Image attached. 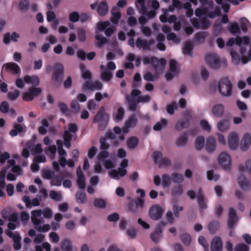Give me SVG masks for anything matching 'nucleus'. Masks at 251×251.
Returning <instances> with one entry per match:
<instances>
[{
  "mask_svg": "<svg viewBox=\"0 0 251 251\" xmlns=\"http://www.w3.org/2000/svg\"><path fill=\"white\" fill-rule=\"evenodd\" d=\"M234 44L240 47L239 51L241 55L240 57L235 51H230V55L234 64H237L240 62L246 64L251 60V38L248 36L231 38L228 40L226 45L232 46Z\"/></svg>",
  "mask_w": 251,
  "mask_h": 251,
  "instance_id": "f257e3e1",
  "label": "nucleus"
},
{
  "mask_svg": "<svg viewBox=\"0 0 251 251\" xmlns=\"http://www.w3.org/2000/svg\"><path fill=\"white\" fill-rule=\"evenodd\" d=\"M143 61L146 65L151 64L157 73L162 72L166 64V61L164 58L158 59L155 57H145Z\"/></svg>",
  "mask_w": 251,
  "mask_h": 251,
  "instance_id": "f03ea898",
  "label": "nucleus"
},
{
  "mask_svg": "<svg viewBox=\"0 0 251 251\" xmlns=\"http://www.w3.org/2000/svg\"><path fill=\"white\" fill-rule=\"evenodd\" d=\"M205 61L208 65L213 69L219 68L222 65L226 66L227 64V61L225 59H220L215 53L207 54L205 56Z\"/></svg>",
  "mask_w": 251,
  "mask_h": 251,
  "instance_id": "7ed1b4c3",
  "label": "nucleus"
},
{
  "mask_svg": "<svg viewBox=\"0 0 251 251\" xmlns=\"http://www.w3.org/2000/svg\"><path fill=\"white\" fill-rule=\"evenodd\" d=\"M218 90L224 97H229L232 94V85L227 78L221 79L218 82Z\"/></svg>",
  "mask_w": 251,
  "mask_h": 251,
  "instance_id": "20e7f679",
  "label": "nucleus"
},
{
  "mask_svg": "<svg viewBox=\"0 0 251 251\" xmlns=\"http://www.w3.org/2000/svg\"><path fill=\"white\" fill-rule=\"evenodd\" d=\"M116 68L115 64L111 61L107 63L106 67L103 65H101L100 66L101 78L105 81H109L112 77V71L115 70Z\"/></svg>",
  "mask_w": 251,
  "mask_h": 251,
  "instance_id": "39448f33",
  "label": "nucleus"
},
{
  "mask_svg": "<svg viewBox=\"0 0 251 251\" xmlns=\"http://www.w3.org/2000/svg\"><path fill=\"white\" fill-rule=\"evenodd\" d=\"M109 119L108 115L104 112V107H101L93 119V122L98 123L100 128L105 126Z\"/></svg>",
  "mask_w": 251,
  "mask_h": 251,
  "instance_id": "423d86ee",
  "label": "nucleus"
},
{
  "mask_svg": "<svg viewBox=\"0 0 251 251\" xmlns=\"http://www.w3.org/2000/svg\"><path fill=\"white\" fill-rule=\"evenodd\" d=\"M128 165V160L127 159H124L121 163V167L118 169V170H112L109 172V175L113 178L117 179L118 176H124L127 173L126 170L124 169Z\"/></svg>",
  "mask_w": 251,
  "mask_h": 251,
  "instance_id": "0eeeda50",
  "label": "nucleus"
},
{
  "mask_svg": "<svg viewBox=\"0 0 251 251\" xmlns=\"http://www.w3.org/2000/svg\"><path fill=\"white\" fill-rule=\"evenodd\" d=\"M97 28L99 31L105 30V34L107 36H110L116 30V27L115 25L110 26V22L105 21L98 23Z\"/></svg>",
  "mask_w": 251,
  "mask_h": 251,
  "instance_id": "6e6552de",
  "label": "nucleus"
},
{
  "mask_svg": "<svg viewBox=\"0 0 251 251\" xmlns=\"http://www.w3.org/2000/svg\"><path fill=\"white\" fill-rule=\"evenodd\" d=\"M239 137L236 131L230 132L227 137V144L231 150H235L239 144Z\"/></svg>",
  "mask_w": 251,
  "mask_h": 251,
  "instance_id": "1a4fd4ad",
  "label": "nucleus"
},
{
  "mask_svg": "<svg viewBox=\"0 0 251 251\" xmlns=\"http://www.w3.org/2000/svg\"><path fill=\"white\" fill-rule=\"evenodd\" d=\"M152 155L155 163L158 164L159 167H167L170 164V160L167 158L164 157L161 152H154Z\"/></svg>",
  "mask_w": 251,
  "mask_h": 251,
  "instance_id": "9d476101",
  "label": "nucleus"
},
{
  "mask_svg": "<svg viewBox=\"0 0 251 251\" xmlns=\"http://www.w3.org/2000/svg\"><path fill=\"white\" fill-rule=\"evenodd\" d=\"M42 92L40 88L30 87L28 91L22 95L23 99L25 101H31L34 97L39 95Z\"/></svg>",
  "mask_w": 251,
  "mask_h": 251,
  "instance_id": "9b49d317",
  "label": "nucleus"
},
{
  "mask_svg": "<svg viewBox=\"0 0 251 251\" xmlns=\"http://www.w3.org/2000/svg\"><path fill=\"white\" fill-rule=\"evenodd\" d=\"M178 73L177 69V62L174 59H171L169 62V70L165 74V77L167 80H171Z\"/></svg>",
  "mask_w": 251,
  "mask_h": 251,
  "instance_id": "f8f14e48",
  "label": "nucleus"
},
{
  "mask_svg": "<svg viewBox=\"0 0 251 251\" xmlns=\"http://www.w3.org/2000/svg\"><path fill=\"white\" fill-rule=\"evenodd\" d=\"M218 162L224 169H228L231 165L230 156L226 152H223L218 156Z\"/></svg>",
  "mask_w": 251,
  "mask_h": 251,
  "instance_id": "ddd939ff",
  "label": "nucleus"
},
{
  "mask_svg": "<svg viewBox=\"0 0 251 251\" xmlns=\"http://www.w3.org/2000/svg\"><path fill=\"white\" fill-rule=\"evenodd\" d=\"M154 40L153 39L147 41L145 39H142L140 37L138 38L136 41V47L140 49H142L144 50H151V46L154 45Z\"/></svg>",
  "mask_w": 251,
  "mask_h": 251,
  "instance_id": "4468645a",
  "label": "nucleus"
},
{
  "mask_svg": "<svg viewBox=\"0 0 251 251\" xmlns=\"http://www.w3.org/2000/svg\"><path fill=\"white\" fill-rule=\"evenodd\" d=\"M251 145V135L248 132L245 133L242 137L240 142V148L243 151L249 149Z\"/></svg>",
  "mask_w": 251,
  "mask_h": 251,
  "instance_id": "2eb2a0df",
  "label": "nucleus"
},
{
  "mask_svg": "<svg viewBox=\"0 0 251 251\" xmlns=\"http://www.w3.org/2000/svg\"><path fill=\"white\" fill-rule=\"evenodd\" d=\"M102 88V83L99 81H87L82 86V90L85 91L89 89L92 91L101 90Z\"/></svg>",
  "mask_w": 251,
  "mask_h": 251,
  "instance_id": "dca6fc26",
  "label": "nucleus"
},
{
  "mask_svg": "<svg viewBox=\"0 0 251 251\" xmlns=\"http://www.w3.org/2000/svg\"><path fill=\"white\" fill-rule=\"evenodd\" d=\"M141 92L137 89H134L131 93V95L132 97H137L136 102H147L150 100V97L149 95L140 96Z\"/></svg>",
  "mask_w": 251,
  "mask_h": 251,
  "instance_id": "f3484780",
  "label": "nucleus"
},
{
  "mask_svg": "<svg viewBox=\"0 0 251 251\" xmlns=\"http://www.w3.org/2000/svg\"><path fill=\"white\" fill-rule=\"evenodd\" d=\"M43 211L41 209L34 210L31 211V220L34 226L40 225L43 222V220L39 218L42 214Z\"/></svg>",
  "mask_w": 251,
  "mask_h": 251,
  "instance_id": "a211bd4d",
  "label": "nucleus"
},
{
  "mask_svg": "<svg viewBox=\"0 0 251 251\" xmlns=\"http://www.w3.org/2000/svg\"><path fill=\"white\" fill-rule=\"evenodd\" d=\"M211 112L214 117L216 118L221 117L224 114V105L221 103L216 104L212 107Z\"/></svg>",
  "mask_w": 251,
  "mask_h": 251,
  "instance_id": "6ab92c4d",
  "label": "nucleus"
},
{
  "mask_svg": "<svg viewBox=\"0 0 251 251\" xmlns=\"http://www.w3.org/2000/svg\"><path fill=\"white\" fill-rule=\"evenodd\" d=\"M137 123V119L134 116H131L129 117L123 127V132L126 133L128 132L129 129L136 126Z\"/></svg>",
  "mask_w": 251,
  "mask_h": 251,
  "instance_id": "aec40b11",
  "label": "nucleus"
},
{
  "mask_svg": "<svg viewBox=\"0 0 251 251\" xmlns=\"http://www.w3.org/2000/svg\"><path fill=\"white\" fill-rule=\"evenodd\" d=\"M6 234L10 237L13 239L14 241L13 247L16 250H19L21 249V237L18 233H14L12 231H7Z\"/></svg>",
  "mask_w": 251,
  "mask_h": 251,
  "instance_id": "412c9836",
  "label": "nucleus"
},
{
  "mask_svg": "<svg viewBox=\"0 0 251 251\" xmlns=\"http://www.w3.org/2000/svg\"><path fill=\"white\" fill-rule=\"evenodd\" d=\"M2 69H5L7 72H12L16 74L21 72V69L19 66L14 62H10L3 64Z\"/></svg>",
  "mask_w": 251,
  "mask_h": 251,
  "instance_id": "4be33fe9",
  "label": "nucleus"
},
{
  "mask_svg": "<svg viewBox=\"0 0 251 251\" xmlns=\"http://www.w3.org/2000/svg\"><path fill=\"white\" fill-rule=\"evenodd\" d=\"M163 213L162 208L158 206H152L150 210V215L151 218L153 220L159 219Z\"/></svg>",
  "mask_w": 251,
  "mask_h": 251,
  "instance_id": "5701e85b",
  "label": "nucleus"
},
{
  "mask_svg": "<svg viewBox=\"0 0 251 251\" xmlns=\"http://www.w3.org/2000/svg\"><path fill=\"white\" fill-rule=\"evenodd\" d=\"M162 229L160 225L156 226L155 231L151 234L150 236L152 241L155 243H157L162 239Z\"/></svg>",
  "mask_w": 251,
  "mask_h": 251,
  "instance_id": "b1692460",
  "label": "nucleus"
},
{
  "mask_svg": "<svg viewBox=\"0 0 251 251\" xmlns=\"http://www.w3.org/2000/svg\"><path fill=\"white\" fill-rule=\"evenodd\" d=\"M222 242L220 238L215 237L211 243V251H222Z\"/></svg>",
  "mask_w": 251,
  "mask_h": 251,
  "instance_id": "393cba45",
  "label": "nucleus"
},
{
  "mask_svg": "<svg viewBox=\"0 0 251 251\" xmlns=\"http://www.w3.org/2000/svg\"><path fill=\"white\" fill-rule=\"evenodd\" d=\"M76 175H77V183L81 189H83L85 188V181L84 176L81 171L80 167H79L77 168L76 170Z\"/></svg>",
  "mask_w": 251,
  "mask_h": 251,
  "instance_id": "a878e982",
  "label": "nucleus"
},
{
  "mask_svg": "<svg viewBox=\"0 0 251 251\" xmlns=\"http://www.w3.org/2000/svg\"><path fill=\"white\" fill-rule=\"evenodd\" d=\"M217 126L221 132H226L230 128V122L227 120L223 119L217 123Z\"/></svg>",
  "mask_w": 251,
  "mask_h": 251,
  "instance_id": "bb28decb",
  "label": "nucleus"
},
{
  "mask_svg": "<svg viewBox=\"0 0 251 251\" xmlns=\"http://www.w3.org/2000/svg\"><path fill=\"white\" fill-rule=\"evenodd\" d=\"M24 81L26 83L31 84L33 86H37L40 82L39 78L37 75H25L24 76Z\"/></svg>",
  "mask_w": 251,
  "mask_h": 251,
  "instance_id": "cd10ccee",
  "label": "nucleus"
},
{
  "mask_svg": "<svg viewBox=\"0 0 251 251\" xmlns=\"http://www.w3.org/2000/svg\"><path fill=\"white\" fill-rule=\"evenodd\" d=\"M19 34L15 32H13L11 34L6 33L4 36L3 41L5 44H7L9 43L11 41L17 42V39L19 38Z\"/></svg>",
  "mask_w": 251,
  "mask_h": 251,
  "instance_id": "c85d7f7f",
  "label": "nucleus"
},
{
  "mask_svg": "<svg viewBox=\"0 0 251 251\" xmlns=\"http://www.w3.org/2000/svg\"><path fill=\"white\" fill-rule=\"evenodd\" d=\"M25 126L15 123L14 124V128L10 130L9 134L13 137L16 136L18 134V133L25 131Z\"/></svg>",
  "mask_w": 251,
  "mask_h": 251,
  "instance_id": "c756f323",
  "label": "nucleus"
},
{
  "mask_svg": "<svg viewBox=\"0 0 251 251\" xmlns=\"http://www.w3.org/2000/svg\"><path fill=\"white\" fill-rule=\"evenodd\" d=\"M238 182L240 187L243 190H247L250 187V183L245 176L241 175L238 178Z\"/></svg>",
  "mask_w": 251,
  "mask_h": 251,
  "instance_id": "7c9ffc66",
  "label": "nucleus"
},
{
  "mask_svg": "<svg viewBox=\"0 0 251 251\" xmlns=\"http://www.w3.org/2000/svg\"><path fill=\"white\" fill-rule=\"evenodd\" d=\"M228 216H229L228 221V226L230 227H232L233 226L234 224L237 221V217L236 216V212L234 209H233L232 208H230L229 209Z\"/></svg>",
  "mask_w": 251,
  "mask_h": 251,
  "instance_id": "2f4dec72",
  "label": "nucleus"
},
{
  "mask_svg": "<svg viewBox=\"0 0 251 251\" xmlns=\"http://www.w3.org/2000/svg\"><path fill=\"white\" fill-rule=\"evenodd\" d=\"M64 67L61 64H57L55 66V71L53 75V78L57 80L59 79L63 75Z\"/></svg>",
  "mask_w": 251,
  "mask_h": 251,
  "instance_id": "473e14b6",
  "label": "nucleus"
},
{
  "mask_svg": "<svg viewBox=\"0 0 251 251\" xmlns=\"http://www.w3.org/2000/svg\"><path fill=\"white\" fill-rule=\"evenodd\" d=\"M8 164L5 166L4 169L6 171L7 169H9L10 167H12V171L19 175L20 174L21 169L18 165H15V161L14 159L9 160L7 162Z\"/></svg>",
  "mask_w": 251,
  "mask_h": 251,
  "instance_id": "72a5a7b5",
  "label": "nucleus"
},
{
  "mask_svg": "<svg viewBox=\"0 0 251 251\" xmlns=\"http://www.w3.org/2000/svg\"><path fill=\"white\" fill-rule=\"evenodd\" d=\"M216 148V141L213 137H209L206 140V149L209 152L213 151Z\"/></svg>",
  "mask_w": 251,
  "mask_h": 251,
  "instance_id": "f704fd0d",
  "label": "nucleus"
},
{
  "mask_svg": "<svg viewBox=\"0 0 251 251\" xmlns=\"http://www.w3.org/2000/svg\"><path fill=\"white\" fill-rule=\"evenodd\" d=\"M112 16L111 17V22L114 24H117L118 23L119 20L121 18V13L119 10L117 8H114L112 10Z\"/></svg>",
  "mask_w": 251,
  "mask_h": 251,
  "instance_id": "c9c22d12",
  "label": "nucleus"
},
{
  "mask_svg": "<svg viewBox=\"0 0 251 251\" xmlns=\"http://www.w3.org/2000/svg\"><path fill=\"white\" fill-rule=\"evenodd\" d=\"M108 12V5L105 2H101L98 7V12L100 15L103 16Z\"/></svg>",
  "mask_w": 251,
  "mask_h": 251,
  "instance_id": "e433bc0d",
  "label": "nucleus"
},
{
  "mask_svg": "<svg viewBox=\"0 0 251 251\" xmlns=\"http://www.w3.org/2000/svg\"><path fill=\"white\" fill-rule=\"evenodd\" d=\"M208 35V33L206 31L199 32L195 35V40L199 43H202Z\"/></svg>",
  "mask_w": 251,
  "mask_h": 251,
  "instance_id": "4c0bfd02",
  "label": "nucleus"
},
{
  "mask_svg": "<svg viewBox=\"0 0 251 251\" xmlns=\"http://www.w3.org/2000/svg\"><path fill=\"white\" fill-rule=\"evenodd\" d=\"M135 5L138 10L141 14H144L146 13V8L145 0H137Z\"/></svg>",
  "mask_w": 251,
  "mask_h": 251,
  "instance_id": "58836bf2",
  "label": "nucleus"
},
{
  "mask_svg": "<svg viewBox=\"0 0 251 251\" xmlns=\"http://www.w3.org/2000/svg\"><path fill=\"white\" fill-rule=\"evenodd\" d=\"M192 43L188 41L186 42L183 48V53L184 54L188 55L189 56H192Z\"/></svg>",
  "mask_w": 251,
  "mask_h": 251,
  "instance_id": "ea45409f",
  "label": "nucleus"
},
{
  "mask_svg": "<svg viewBox=\"0 0 251 251\" xmlns=\"http://www.w3.org/2000/svg\"><path fill=\"white\" fill-rule=\"evenodd\" d=\"M138 144V140L135 137L129 138L126 141L127 146L129 149H134L137 146Z\"/></svg>",
  "mask_w": 251,
  "mask_h": 251,
  "instance_id": "a19ab883",
  "label": "nucleus"
},
{
  "mask_svg": "<svg viewBox=\"0 0 251 251\" xmlns=\"http://www.w3.org/2000/svg\"><path fill=\"white\" fill-rule=\"evenodd\" d=\"M61 248L62 251H72L73 250L71 242L68 239H64L62 242Z\"/></svg>",
  "mask_w": 251,
  "mask_h": 251,
  "instance_id": "79ce46f5",
  "label": "nucleus"
},
{
  "mask_svg": "<svg viewBox=\"0 0 251 251\" xmlns=\"http://www.w3.org/2000/svg\"><path fill=\"white\" fill-rule=\"evenodd\" d=\"M50 197L53 200L59 201L62 199V192H57L54 190H51L50 192Z\"/></svg>",
  "mask_w": 251,
  "mask_h": 251,
  "instance_id": "37998d69",
  "label": "nucleus"
},
{
  "mask_svg": "<svg viewBox=\"0 0 251 251\" xmlns=\"http://www.w3.org/2000/svg\"><path fill=\"white\" fill-rule=\"evenodd\" d=\"M80 69L81 73V76L84 79H90L91 78V72L86 69L84 65L81 64L80 65Z\"/></svg>",
  "mask_w": 251,
  "mask_h": 251,
  "instance_id": "c03bdc74",
  "label": "nucleus"
},
{
  "mask_svg": "<svg viewBox=\"0 0 251 251\" xmlns=\"http://www.w3.org/2000/svg\"><path fill=\"white\" fill-rule=\"evenodd\" d=\"M188 138L186 134H183L179 137L176 140V145L178 147L184 146L187 144Z\"/></svg>",
  "mask_w": 251,
  "mask_h": 251,
  "instance_id": "a18cd8bd",
  "label": "nucleus"
},
{
  "mask_svg": "<svg viewBox=\"0 0 251 251\" xmlns=\"http://www.w3.org/2000/svg\"><path fill=\"white\" fill-rule=\"evenodd\" d=\"M72 135L69 131L66 130L64 132L63 138L64 145L68 148L71 147L70 142L72 140Z\"/></svg>",
  "mask_w": 251,
  "mask_h": 251,
  "instance_id": "49530a36",
  "label": "nucleus"
},
{
  "mask_svg": "<svg viewBox=\"0 0 251 251\" xmlns=\"http://www.w3.org/2000/svg\"><path fill=\"white\" fill-rule=\"evenodd\" d=\"M161 184L164 188L169 187L171 184V178L169 175L163 174L161 177Z\"/></svg>",
  "mask_w": 251,
  "mask_h": 251,
  "instance_id": "de8ad7c7",
  "label": "nucleus"
},
{
  "mask_svg": "<svg viewBox=\"0 0 251 251\" xmlns=\"http://www.w3.org/2000/svg\"><path fill=\"white\" fill-rule=\"evenodd\" d=\"M204 139L202 136H198L195 142V147L197 150H201L204 146Z\"/></svg>",
  "mask_w": 251,
  "mask_h": 251,
  "instance_id": "09e8293b",
  "label": "nucleus"
},
{
  "mask_svg": "<svg viewBox=\"0 0 251 251\" xmlns=\"http://www.w3.org/2000/svg\"><path fill=\"white\" fill-rule=\"evenodd\" d=\"M239 169L241 172H247L251 176V160L246 161L245 166H240Z\"/></svg>",
  "mask_w": 251,
  "mask_h": 251,
  "instance_id": "8fccbe9b",
  "label": "nucleus"
},
{
  "mask_svg": "<svg viewBox=\"0 0 251 251\" xmlns=\"http://www.w3.org/2000/svg\"><path fill=\"white\" fill-rule=\"evenodd\" d=\"M240 25L242 30L246 32L248 31V28L250 27L251 24L249 21L246 18L240 19Z\"/></svg>",
  "mask_w": 251,
  "mask_h": 251,
  "instance_id": "3c124183",
  "label": "nucleus"
},
{
  "mask_svg": "<svg viewBox=\"0 0 251 251\" xmlns=\"http://www.w3.org/2000/svg\"><path fill=\"white\" fill-rule=\"evenodd\" d=\"M197 198L200 207L202 209L206 208L207 207L206 200L200 192H199Z\"/></svg>",
  "mask_w": 251,
  "mask_h": 251,
  "instance_id": "603ef678",
  "label": "nucleus"
},
{
  "mask_svg": "<svg viewBox=\"0 0 251 251\" xmlns=\"http://www.w3.org/2000/svg\"><path fill=\"white\" fill-rule=\"evenodd\" d=\"M167 121L165 119H162L160 122L157 123L153 126V129L155 130L159 131L162 128L167 126Z\"/></svg>",
  "mask_w": 251,
  "mask_h": 251,
  "instance_id": "864d4df0",
  "label": "nucleus"
},
{
  "mask_svg": "<svg viewBox=\"0 0 251 251\" xmlns=\"http://www.w3.org/2000/svg\"><path fill=\"white\" fill-rule=\"evenodd\" d=\"M172 180L175 183H180L183 181L184 177L182 175L174 173L171 175Z\"/></svg>",
  "mask_w": 251,
  "mask_h": 251,
  "instance_id": "5fc2aeb1",
  "label": "nucleus"
},
{
  "mask_svg": "<svg viewBox=\"0 0 251 251\" xmlns=\"http://www.w3.org/2000/svg\"><path fill=\"white\" fill-rule=\"evenodd\" d=\"M126 100L127 102L130 103L129 105V108L131 111H135L136 108V104L134 103L135 100L134 99V97H132L131 96H130L128 95H126Z\"/></svg>",
  "mask_w": 251,
  "mask_h": 251,
  "instance_id": "6e6d98bb",
  "label": "nucleus"
},
{
  "mask_svg": "<svg viewBox=\"0 0 251 251\" xmlns=\"http://www.w3.org/2000/svg\"><path fill=\"white\" fill-rule=\"evenodd\" d=\"M34 226L40 232H47L50 229V225L49 224H45L43 225H37L36 226Z\"/></svg>",
  "mask_w": 251,
  "mask_h": 251,
  "instance_id": "4d7b16f0",
  "label": "nucleus"
},
{
  "mask_svg": "<svg viewBox=\"0 0 251 251\" xmlns=\"http://www.w3.org/2000/svg\"><path fill=\"white\" fill-rule=\"evenodd\" d=\"M96 39L97 40V45L99 47H101L107 42V39L105 37L99 34L96 35Z\"/></svg>",
  "mask_w": 251,
  "mask_h": 251,
  "instance_id": "13d9d810",
  "label": "nucleus"
},
{
  "mask_svg": "<svg viewBox=\"0 0 251 251\" xmlns=\"http://www.w3.org/2000/svg\"><path fill=\"white\" fill-rule=\"evenodd\" d=\"M208 228L211 233H215L219 228V223L216 222H211L208 225Z\"/></svg>",
  "mask_w": 251,
  "mask_h": 251,
  "instance_id": "bf43d9fd",
  "label": "nucleus"
},
{
  "mask_svg": "<svg viewBox=\"0 0 251 251\" xmlns=\"http://www.w3.org/2000/svg\"><path fill=\"white\" fill-rule=\"evenodd\" d=\"M94 204L96 207L104 208L106 206L105 201L102 199H96L94 200Z\"/></svg>",
  "mask_w": 251,
  "mask_h": 251,
  "instance_id": "052dcab7",
  "label": "nucleus"
},
{
  "mask_svg": "<svg viewBox=\"0 0 251 251\" xmlns=\"http://www.w3.org/2000/svg\"><path fill=\"white\" fill-rule=\"evenodd\" d=\"M71 107L72 111L75 113L78 112L80 109V104L76 100L72 101Z\"/></svg>",
  "mask_w": 251,
  "mask_h": 251,
  "instance_id": "680f3d73",
  "label": "nucleus"
},
{
  "mask_svg": "<svg viewBox=\"0 0 251 251\" xmlns=\"http://www.w3.org/2000/svg\"><path fill=\"white\" fill-rule=\"evenodd\" d=\"M183 192V186L181 185H176L172 189V194L173 195L177 196L181 195Z\"/></svg>",
  "mask_w": 251,
  "mask_h": 251,
  "instance_id": "e2e57ef3",
  "label": "nucleus"
},
{
  "mask_svg": "<svg viewBox=\"0 0 251 251\" xmlns=\"http://www.w3.org/2000/svg\"><path fill=\"white\" fill-rule=\"evenodd\" d=\"M167 39L168 40L173 41L176 44H179L180 42V39L177 38L174 33H169L167 35Z\"/></svg>",
  "mask_w": 251,
  "mask_h": 251,
  "instance_id": "0e129e2a",
  "label": "nucleus"
},
{
  "mask_svg": "<svg viewBox=\"0 0 251 251\" xmlns=\"http://www.w3.org/2000/svg\"><path fill=\"white\" fill-rule=\"evenodd\" d=\"M76 199L78 203H84L86 201L85 193L80 192L76 194Z\"/></svg>",
  "mask_w": 251,
  "mask_h": 251,
  "instance_id": "69168bd1",
  "label": "nucleus"
},
{
  "mask_svg": "<svg viewBox=\"0 0 251 251\" xmlns=\"http://www.w3.org/2000/svg\"><path fill=\"white\" fill-rule=\"evenodd\" d=\"M54 176V172L51 170L44 171L42 173L43 178L47 179H50Z\"/></svg>",
  "mask_w": 251,
  "mask_h": 251,
  "instance_id": "338daca9",
  "label": "nucleus"
},
{
  "mask_svg": "<svg viewBox=\"0 0 251 251\" xmlns=\"http://www.w3.org/2000/svg\"><path fill=\"white\" fill-rule=\"evenodd\" d=\"M249 247L244 244H239L236 246L234 251H249Z\"/></svg>",
  "mask_w": 251,
  "mask_h": 251,
  "instance_id": "774afa93",
  "label": "nucleus"
}]
</instances>
